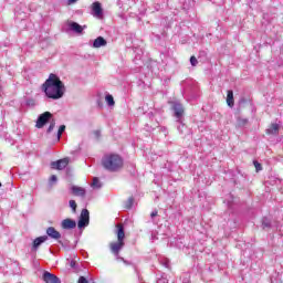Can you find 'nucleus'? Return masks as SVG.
Returning a JSON list of instances; mask_svg holds the SVG:
<instances>
[{
  "instance_id": "f257e3e1",
  "label": "nucleus",
  "mask_w": 283,
  "mask_h": 283,
  "mask_svg": "<svg viewBox=\"0 0 283 283\" xmlns=\"http://www.w3.org/2000/svg\"><path fill=\"white\" fill-rule=\"evenodd\" d=\"M42 90L48 98H52L53 101L63 98V94H65V85L54 73L49 75V78L42 85Z\"/></svg>"
},
{
  "instance_id": "f03ea898",
  "label": "nucleus",
  "mask_w": 283,
  "mask_h": 283,
  "mask_svg": "<svg viewBox=\"0 0 283 283\" xmlns=\"http://www.w3.org/2000/svg\"><path fill=\"white\" fill-rule=\"evenodd\" d=\"M115 233L117 235V241L111 242L109 249L113 255L118 256L120 255V251H123V248L125 247V227L123 226V223H118L116 226Z\"/></svg>"
},
{
  "instance_id": "7ed1b4c3",
  "label": "nucleus",
  "mask_w": 283,
  "mask_h": 283,
  "mask_svg": "<svg viewBox=\"0 0 283 283\" xmlns=\"http://www.w3.org/2000/svg\"><path fill=\"white\" fill-rule=\"evenodd\" d=\"M102 166L107 171H120L123 169V158L116 154L105 155L102 159Z\"/></svg>"
},
{
  "instance_id": "20e7f679",
  "label": "nucleus",
  "mask_w": 283,
  "mask_h": 283,
  "mask_svg": "<svg viewBox=\"0 0 283 283\" xmlns=\"http://www.w3.org/2000/svg\"><path fill=\"white\" fill-rule=\"evenodd\" d=\"M51 118H52V113L50 112L42 113L36 120L35 127L38 129H42V127H45V125H48Z\"/></svg>"
},
{
  "instance_id": "39448f33",
  "label": "nucleus",
  "mask_w": 283,
  "mask_h": 283,
  "mask_svg": "<svg viewBox=\"0 0 283 283\" xmlns=\"http://www.w3.org/2000/svg\"><path fill=\"white\" fill-rule=\"evenodd\" d=\"M87 224H90V210L83 209L77 222V227L78 229H83V227H87Z\"/></svg>"
},
{
  "instance_id": "423d86ee",
  "label": "nucleus",
  "mask_w": 283,
  "mask_h": 283,
  "mask_svg": "<svg viewBox=\"0 0 283 283\" xmlns=\"http://www.w3.org/2000/svg\"><path fill=\"white\" fill-rule=\"evenodd\" d=\"M92 14L93 17H96V19H103V7L101 2L95 1L91 6Z\"/></svg>"
},
{
  "instance_id": "0eeeda50",
  "label": "nucleus",
  "mask_w": 283,
  "mask_h": 283,
  "mask_svg": "<svg viewBox=\"0 0 283 283\" xmlns=\"http://www.w3.org/2000/svg\"><path fill=\"white\" fill-rule=\"evenodd\" d=\"M70 165V158L65 157L63 159H59L51 164L52 169H57L59 171L65 169Z\"/></svg>"
},
{
  "instance_id": "6e6552de",
  "label": "nucleus",
  "mask_w": 283,
  "mask_h": 283,
  "mask_svg": "<svg viewBox=\"0 0 283 283\" xmlns=\"http://www.w3.org/2000/svg\"><path fill=\"white\" fill-rule=\"evenodd\" d=\"M42 280L45 283H61V279H59L56 275H54L48 271L43 273Z\"/></svg>"
},
{
  "instance_id": "1a4fd4ad",
  "label": "nucleus",
  "mask_w": 283,
  "mask_h": 283,
  "mask_svg": "<svg viewBox=\"0 0 283 283\" xmlns=\"http://www.w3.org/2000/svg\"><path fill=\"white\" fill-rule=\"evenodd\" d=\"M71 193L72 196H76L78 198H85L86 190L83 187L72 186Z\"/></svg>"
},
{
  "instance_id": "9d476101",
  "label": "nucleus",
  "mask_w": 283,
  "mask_h": 283,
  "mask_svg": "<svg viewBox=\"0 0 283 283\" xmlns=\"http://www.w3.org/2000/svg\"><path fill=\"white\" fill-rule=\"evenodd\" d=\"M46 234L49 238H52V240H61V232L54 229V227H49L46 229Z\"/></svg>"
},
{
  "instance_id": "9b49d317",
  "label": "nucleus",
  "mask_w": 283,
  "mask_h": 283,
  "mask_svg": "<svg viewBox=\"0 0 283 283\" xmlns=\"http://www.w3.org/2000/svg\"><path fill=\"white\" fill-rule=\"evenodd\" d=\"M265 134L268 136H277V134H280V125L271 124L269 128L265 130Z\"/></svg>"
},
{
  "instance_id": "f8f14e48",
  "label": "nucleus",
  "mask_w": 283,
  "mask_h": 283,
  "mask_svg": "<svg viewBox=\"0 0 283 283\" xmlns=\"http://www.w3.org/2000/svg\"><path fill=\"white\" fill-rule=\"evenodd\" d=\"M61 228L65 230L76 229V221L72 219H64L61 223Z\"/></svg>"
},
{
  "instance_id": "ddd939ff",
  "label": "nucleus",
  "mask_w": 283,
  "mask_h": 283,
  "mask_svg": "<svg viewBox=\"0 0 283 283\" xmlns=\"http://www.w3.org/2000/svg\"><path fill=\"white\" fill-rule=\"evenodd\" d=\"M172 109L175 112L176 118H182V116H185V108L182 107V104H175Z\"/></svg>"
},
{
  "instance_id": "4468645a",
  "label": "nucleus",
  "mask_w": 283,
  "mask_h": 283,
  "mask_svg": "<svg viewBox=\"0 0 283 283\" xmlns=\"http://www.w3.org/2000/svg\"><path fill=\"white\" fill-rule=\"evenodd\" d=\"M105 45H107V40H105V38H103V36H98L93 42V48H96V49L105 48Z\"/></svg>"
},
{
  "instance_id": "2eb2a0df",
  "label": "nucleus",
  "mask_w": 283,
  "mask_h": 283,
  "mask_svg": "<svg viewBox=\"0 0 283 283\" xmlns=\"http://www.w3.org/2000/svg\"><path fill=\"white\" fill-rule=\"evenodd\" d=\"M43 242H48V235L38 237L33 241V249H39Z\"/></svg>"
},
{
  "instance_id": "dca6fc26",
  "label": "nucleus",
  "mask_w": 283,
  "mask_h": 283,
  "mask_svg": "<svg viewBox=\"0 0 283 283\" xmlns=\"http://www.w3.org/2000/svg\"><path fill=\"white\" fill-rule=\"evenodd\" d=\"M70 28H71V30H73V32H76L77 34H83V29L85 28V25L82 27L81 24H78L76 22H71Z\"/></svg>"
},
{
  "instance_id": "f3484780",
  "label": "nucleus",
  "mask_w": 283,
  "mask_h": 283,
  "mask_svg": "<svg viewBox=\"0 0 283 283\" xmlns=\"http://www.w3.org/2000/svg\"><path fill=\"white\" fill-rule=\"evenodd\" d=\"M226 101L228 107H233V105H235V99L233 98V91H228Z\"/></svg>"
},
{
  "instance_id": "a211bd4d",
  "label": "nucleus",
  "mask_w": 283,
  "mask_h": 283,
  "mask_svg": "<svg viewBox=\"0 0 283 283\" xmlns=\"http://www.w3.org/2000/svg\"><path fill=\"white\" fill-rule=\"evenodd\" d=\"M249 125V119L243 117L237 118V127H247Z\"/></svg>"
},
{
  "instance_id": "6ab92c4d",
  "label": "nucleus",
  "mask_w": 283,
  "mask_h": 283,
  "mask_svg": "<svg viewBox=\"0 0 283 283\" xmlns=\"http://www.w3.org/2000/svg\"><path fill=\"white\" fill-rule=\"evenodd\" d=\"M134 207V197H129L125 202H124V209H132Z\"/></svg>"
},
{
  "instance_id": "aec40b11",
  "label": "nucleus",
  "mask_w": 283,
  "mask_h": 283,
  "mask_svg": "<svg viewBox=\"0 0 283 283\" xmlns=\"http://www.w3.org/2000/svg\"><path fill=\"white\" fill-rule=\"evenodd\" d=\"M105 101L109 107H114V105H116V102H114V96L109 94L105 96Z\"/></svg>"
},
{
  "instance_id": "412c9836",
  "label": "nucleus",
  "mask_w": 283,
  "mask_h": 283,
  "mask_svg": "<svg viewBox=\"0 0 283 283\" xmlns=\"http://www.w3.org/2000/svg\"><path fill=\"white\" fill-rule=\"evenodd\" d=\"M92 187H94V189H101V187H103L101 180L97 177L93 178Z\"/></svg>"
},
{
  "instance_id": "4be33fe9",
  "label": "nucleus",
  "mask_w": 283,
  "mask_h": 283,
  "mask_svg": "<svg viewBox=\"0 0 283 283\" xmlns=\"http://www.w3.org/2000/svg\"><path fill=\"white\" fill-rule=\"evenodd\" d=\"M54 127H56V122L53 119L48 128V134L54 132Z\"/></svg>"
},
{
  "instance_id": "5701e85b",
  "label": "nucleus",
  "mask_w": 283,
  "mask_h": 283,
  "mask_svg": "<svg viewBox=\"0 0 283 283\" xmlns=\"http://www.w3.org/2000/svg\"><path fill=\"white\" fill-rule=\"evenodd\" d=\"M63 132H65V125H61L57 130V138H61L63 136Z\"/></svg>"
},
{
  "instance_id": "b1692460",
  "label": "nucleus",
  "mask_w": 283,
  "mask_h": 283,
  "mask_svg": "<svg viewBox=\"0 0 283 283\" xmlns=\"http://www.w3.org/2000/svg\"><path fill=\"white\" fill-rule=\"evenodd\" d=\"M69 205L71 207V209L74 211V213L76 212V201L75 200H70Z\"/></svg>"
},
{
  "instance_id": "393cba45",
  "label": "nucleus",
  "mask_w": 283,
  "mask_h": 283,
  "mask_svg": "<svg viewBox=\"0 0 283 283\" xmlns=\"http://www.w3.org/2000/svg\"><path fill=\"white\" fill-rule=\"evenodd\" d=\"M190 63H191L192 67H196V65H198V59H196V56L192 55L190 57Z\"/></svg>"
},
{
  "instance_id": "a878e982",
  "label": "nucleus",
  "mask_w": 283,
  "mask_h": 283,
  "mask_svg": "<svg viewBox=\"0 0 283 283\" xmlns=\"http://www.w3.org/2000/svg\"><path fill=\"white\" fill-rule=\"evenodd\" d=\"M253 165L256 171H262V164H260L259 161H253Z\"/></svg>"
},
{
  "instance_id": "bb28decb",
  "label": "nucleus",
  "mask_w": 283,
  "mask_h": 283,
  "mask_svg": "<svg viewBox=\"0 0 283 283\" xmlns=\"http://www.w3.org/2000/svg\"><path fill=\"white\" fill-rule=\"evenodd\" d=\"M87 279L85 276H80L77 283H87Z\"/></svg>"
},
{
  "instance_id": "cd10ccee",
  "label": "nucleus",
  "mask_w": 283,
  "mask_h": 283,
  "mask_svg": "<svg viewBox=\"0 0 283 283\" xmlns=\"http://www.w3.org/2000/svg\"><path fill=\"white\" fill-rule=\"evenodd\" d=\"M93 135L95 136V138H101V130H94Z\"/></svg>"
},
{
  "instance_id": "c85d7f7f",
  "label": "nucleus",
  "mask_w": 283,
  "mask_h": 283,
  "mask_svg": "<svg viewBox=\"0 0 283 283\" xmlns=\"http://www.w3.org/2000/svg\"><path fill=\"white\" fill-rule=\"evenodd\" d=\"M57 178L56 175H52L50 178V182H56Z\"/></svg>"
},
{
  "instance_id": "c756f323",
  "label": "nucleus",
  "mask_w": 283,
  "mask_h": 283,
  "mask_svg": "<svg viewBox=\"0 0 283 283\" xmlns=\"http://www.w3.org/2000/svg\"><path fill=\"white\" fill-rule=\"evenodd\" d=\"M70 266H71V269H74L76 266V261L72 260L70 262Z\"/></svg>"
},
{
  "instance_id": "7c9ffc66",
  "label": "nucleus",
  "mask_w": 283,
  "mask_h": 283,
  "mask_svg": "<svg viewBox=\"0 0 283 283\" xmlns=\"http://www.w3.org/2000/svg\"><path fill=\"white\" fill-rule=\"evenodd\" d=\"M156 216H158V210H155V211H153V212L150 213V217H151V218H156Z\"/></svg>"
},
{
  "instance_id": "2f4dec72",
  "label": "nucleus",
  "mask_w": 283,
  "mask_h": 283,
  "mask_svg": "<svg viewBox=\"0 0 283 283\" xmlns=\"http://www.w3.org/2000/svg\"><path fill=\"white\" fill-rule=\"evenodd\" d=\"M78 0H69V3H76Z\"/></svg>"
},
{
  "instance_id": "473e14b6",
  "label": "nucleus",
  "mask_w": 283,
  "mask_h": 283,
  "mask_svg": "<svg viewBox=\"0 0 283 283\" xmlns=\"http://www.w3.org/2000/svg\"><path fill=\"white\" fill-rule=\"evenodd\" d=\"M263 227H269V223H263Z\"/></svg>"
},
{
  "instance_id": "72a5a7b5",
  "label": "nucleus",
  "mask_w": 283,
  "mask_h": 283,
  "mask_svg": "<svg viewBox=\"0 0 283 283\" xmlns=\"http://www.w3.org/2000/svg\"><path fill=\"white\" fill-rule=\"evenodd\" d=\"M0 187H1V182H0Z\"/></svg>"
}]
</instances>
